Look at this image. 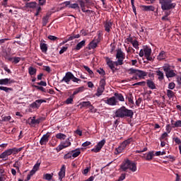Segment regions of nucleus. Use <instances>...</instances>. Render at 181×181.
Segmentation results:
<instances>
[{"mask_svg":"<svg viewBox=\"0 0 181 181\" xmlns=\"http://www.w3.org/2000/svg\"><path fill=\"white\" fill-rule=\"evenodd\" d=\"M105 59L109 69L112 70V73H115V71L117 70V69H115V66H118L124 64V60H125V53L122 52V49H118L116 54V59H117V61L113 62L108 57H105Z\"/></svg>","mask_w":181,"mask_h":181,"instance_id":"nucleus-1","label":"nucleus"},{"mask_svg":"<svg viewBox=\"0 0 181 181\" xmlns=\"http://www.w3.org/2000/svg\"><path fill=\"white\" fill-rule=\"evenodd\" d=\"M133 117L134 110H129L125 106H122L115 111L113 118H133Z\"/></svg>","mask_w":181,"mask_h":181,"instance_id":"nucleus-2","label":"nucleus"},{"mask_svg":"<svg viewBox=\"0 0 181 181\" xmlns=\"http://www.w3.org/2000/svg\"><path fill=\"white\" fill-rule=\"evenodd\" d=\"M161 5L162 11H170L176 8V3H173V0H158Z\"/></svg>","mask_w":181,"mask_h":181,"instance_id":"nucleus-3","label":"nucleus"},{"mask_svg":"<svg viewBox=\"0 0 181 181\" xmlns=\"http://www.w3.org/2000/svg\"><path fill=\"white\" fill-rule=\"evenodd\" d=\"M129 74H136L139 78L145 79V77L148 76V72L139 69L131 68L129 69Z\"/></svg>","mask_w":181,"mask_h":181,"instance_id":"nucleus-4","label":"nucleus"},{"mask_svg":"<svg viewBox=\"0 0 181 181\" xmlns=\"http://www.w3.org/2000/svg\"><path fill=\"white\" fill-rule=\"evenodd\" d=\"M46 118L45 117H39L36 119V117H30L28 119V124L30 125H36L37 124H40V122H43Z\"/></svg>","mask_w":181,"mask_h":181,"instance_id":"nucleus-5","label":"nucleus"},{"mask_svg":"<svg viewBox=\"0 0 181 181\" xmlns=\"http://www.w3.org/2000/svg\"><path fill=\"white\" fill-rule=\"evenodd\" d=\"M43 103H46V100L43 99L36 100L35 102L30 105V107L33 108V110H39V108H40V105H42Z\"/></svg>","mask_w":181,"mask_h":181,"instance_id":"nucleus-6","label":"nucleus"},{"mask_svg":"<svg viewBox=\"0 0 181 181\" xmlns=\"http://www.w3.org/2000/svg\"><path fill=\"white\" fill-rule=\"evenodd\" d=\"M144 56L148 62H153V59L152 58V57H151V54H152V49L146 46V47L144 48Z\"/></svg>","mask_w":181,"mask_h":181,"instance_id":"nucleus-7","label":"nucleus"},{"mask_svg":"<svg viewBox=\"0 0 181 181\" xmlns=\"http://www.w3.org/2000/svg\"><path fill=\"white\" fill-rule=\"evenodd\" d=\"M104 145H105V140L103 139L98 143L95 148L91 149V152H95V153H98V152H100V151L103 149V146H104Z\"/></svg>","mask_w":181,"mask_h":181,"instance_id":"nucleus-8","label":"nucleus"},{"mask_svg":"<svg viewBox=\"0 0 181 181\" xmlns=\"http://www.w3.org/2000/svg\"><path fill=\"white\" fill-rule=\"evenodd\" d=\"M71 145V142H70V139H68L65 142L62 143L56 148L57 152H60L64 148H69Z\"/></svg>","mask_w":181,"mask_h":181,"instance_id":"nucleus-9","label":"nucleus"},{"mask_svg":"<svg viewBox=\"0 0 181 181\" xmlns=\"http://www.w3.org/2000/svg\"><path fill=\"white\" fill-rule=\"evenodd\" d=\"M103 101H104L105 104L112 106L117 105V104H118V100H117V98H115V96H112L106 100L103 99Z\"/></svg>","mask_w":181,"mask_h":181,"instance_id":"nucleus-10","label":"nucleus"},{"mask_svg":"<svg viewBox=\"0 0 181 181\" xmlns=\"http://www.w3.org/2000/svg\"><path fill=\"white\" fill-rule=\"evenodd\" d=\"M72 76L73 73L66 72L64 78L61 80V83H63V81H64L65 83H66V84H69L72 78Z\"/></svg>","mask_w":181,"mask_h":181,"instance_id":"nucleus-11","label":"nucleus"},{"mask_svg":"<svg viewBox=\"0 0 181 181\" xmlns=\"http://www.w3.org/2000/svg\"><path fill=\"white\" fill-rule=\"evenodd\" d=\"M132 161L129 159L126 160L122 164L120 165V168L123 172H127L129 168V165H131Z\"/></svg>","mask_w":181,"mask_h":181,"instance_id":"nucleus-12","label":"nucleus"},{"mask_svg":"<svg viewBox=\"0 0 181 181\" xmlns=\"http://www.w3.org/2000/svg\"><path fill=\"white\" fill-rule=\"evenodd\" d=\"M12 83H15V80L8 78L0 79V86H8V84H12Z\"/></svg>","mask_w":181,"mask_h":181,"instance_id":"nucleus-13","label":"nucleus"},{"mask_svg":"<svg viewBox=\"0 0 181 181\" xmlns=\"http://www.w3.org/2000/svg\"><path fill=\"white\" fill-rule=\"evenodd\" d=\"M49 137H50V134H49V133L44 134L40 141V145H46V144L49 142Z\"/></svg>","mask_w":181,"mask_h":181,"instance_id":"nucleus-14","label":"nucleus"},{"mask_svg":"<svg viewBox=\"0 0 181 181\" xmlns=\"http://www.w3.org/2000/svg\"><path fill=\"white\" fill-rule=\"evenodd\" d=\"M59 180H63V178L66 176V165H63L59 172Z\"/></svg>","mask_w":181,"mask_h":181,"instance_id":"nucleus-15","label":"nucleus"},{"mask_svg":"<svg viewBox=\"0 0 181 181\" xmlns=\"http://www.w3.org/2000/svg\"><path fill=\"white\" fill-rule=\"evenodd\" d=\"M142 11L144 12H155V6H141Z\"/></svg>","mask_w":181,"mask_h":181,"instance_id":"nucleus-16","label":"nucleus"},{"mask_svg":"<svg viewBox=\"0 0 181 181\" xmlns=\"http://www.w3.org/2000/svg\"><path fill=\"white\" fill-rule=\"evenodd\" d=\"M105 32L110 33L112 29V23L111 21H106L104 25Z\"/></svg>","mask_w":181,"mask_h":181,"instance_id":"nucleus-17","label":"nucleus"},{"mask_svg":"<svg viewBox=\"0 0 181 181\" xmlns=\"http://www.w3.org/2000/svg\"><path fill=\"white\" fill-rule=\"evenodd\" d=\"M8 62H11L13 64H18L19 62H21V58L19 57H7L6 58Z\"/></svg>","mask_w":181,"mask_h":181,"instance_id":"nucleus-18","label":"nucleus"},{"mask_svg":"<svg viewBox=\"0 0 181 181\" xmlns=\"http://www.w3.org/2000/svg\"><path fill=\"white\" fill-rule=\"evenodd\" d=\"M146 84L151 90H156V85H155V82H153V81L148 79L146 81Z\"/></svg>","mask_w":181,"mask_h":181,"instance_id":"nucleus-19","label":"nucleus"},{"mask_svg":"<svg viewBox=\"0 0 181 181\" xmlns=\"http://www.w3.org/2000/svg\"><path fill=\"white\" fill-rule=\"evenodd\" d=\"M125 148H127L126 146H124L123 143H122L120 146H119V147L115 149V155H118V153H122Z\"/></svg>","mask_w":181,"mask_h":181,"instance_id":"nucleus-20","label":"nucleus"},{"mask_svg":"<svg viewBox=\"0 0 181 181\" xmlns=\"http://www.w3.org/2000/svg\"><path fill=\"white\" fill-rule=\"evenodd\" d=\"M153 156H155V151H149L146 154V160H152V159H153Z\"/></svg>","mask_w":181,"mask_h":181,"instance_id":"nucleus-21","label":"nucleus"},{"mask_svg":"<svg viewBox=\"0 0 181 181\" xmlns=\"http://www.w3.org/2000/svg\"><path fill=\"white\" fill-rule=\"evenodd\" d=\"M102 36H103V33H101L100 31H98L97 33V36L95 37L93 40L98 45V43L101 42V39H103Z\"/></svg>","mask_w":181,"mask_h":181,"instance_id":"nucleus-22","label":"nucleus"},{"mask_svg":"<svg viewBox=\"0 0 181 181\" xmlns=\"http://www.w3.org/2000/svg\"><path fill=\"white\" fill-rule=\"evenodd\" d=\"M165 59H166V52L161 51L157 56V60H159L160 62L162 60H165Z\"/></svg>","mask_w":181,"mask_h":181,"instance_id":"nucleus-23","label":"nucleus"},{"mask_svg":"<svg viewBox=\"0 0 181 181\" xmlns=\"http://www.w3.org/2000/svg\"><path fill=\"white\" fill-rule=\"evenodd\" d=\"M83 46H86V40H84L76 45L75 50H80L81 49H83Z\"/></svg>","mask_w":181,"mask_h":181,"instance_id":"nucleus-24","label":"nucleus"},{"mask_svg":"<svg viewBox=\"0 0 181 181\" xmlns=\"http://www.w3.org/2000/svg\"><path fill=\"white\" fill-rule=\"evenodd\" d=\"M136 169V163L132 161L129 165V170H131V172L134 173Z\"/></svg>","mask_w":181,"mask_h":181,"instance_id":"nucleus-25","label":"nucleus"},{"mask_svg":"<svg viewBox=\"0 0 181 181\" xmlns=\"http://www.w3.org/2000/svg\"><path fill=\"white\" fill-rule=\"evenodd\" d=\"M114 95L116 100H118L119 101H122V102L125 101V98H124V95H122L121 93H115Z\"/></svg>","mask_w":181,"mask_h":181,"instance_id":"nucleus-26","label":"nucleus"},{"mask_svg":"<svg viewBox=\"0 0 181 181\" xmlns=\"http://www.w3.org/2000/svg\"><path fill=\"white\" fill-rule=\"evenodd\" d=\"M80 34H74V33H72V34H71L69 36H68V40H69V41H71V40H74V39H78V38H80Z\"/></svg>","mask_w":181,"mask_h":181,"instance_id":"nucleus-27","label":"nucleus"},{"mask_svg":"<svg viewBox=\"0 0 181 181\" xmlns=\"http://www.w3.org/2000/svg\"><path fill=\"white\" fill-rule=\"evenodd\" d=\"M157 76H158V78L159 80V81H162V80H163L165 78V75L163 74V72H162V71H156Z\"/></svg>","mask_w":181,"mask_h":181,"instance_id":"nucleus-28","label":"nucleus"},{"mask_svg":"<svg viewBox=\"0 0 181 181\" xmlns=\"http://www.w3.org/2000/svg\"><path fill=\"white\" fill-rule=\"evenodd\" d=\"M79 105H81V108L90 107V105H91V102H90V101H83V102L80 103Z\"/></svg>","mask_w":181,"mask_h":181,"instance_id":"nucleus-29","label":"nucleus"},{"mask_svg":"<svg viewBox=\"0 0 181 181\" xmlns=\"http://www.w3.org/2000/svg\"><path fill=\"white\" fill-rule=\"evenodd\" d=\"M22 149H23V147H21L19 148H15V147L13 148H10V150L11 151L12 155H16V153H19V152H21Z\"/></svg>","mask_w":181,"mask_h":181,"instance_id":"nucleus-30","label":"nucleus"},{"mask_svg":"<svg viewBox=\"0 0 181 181\" xmlns=\"http://www.w3.org/2000/svg\"><path fill=\"white\" fill-rule=\"evenodd\" d=\"M57 139H60L61 141H63L67 138V136L63 133H58L56 134Z\"/></svg>","mask_w":181,"mask_h":181,"instance_id":"nucleus-31","label":"nucleus"},{"mask_svg":"<svg viewBox=\"0 0 181 181\" xmlns=\"http://www.w3.org/2000/svg\"><path fill=\"white\" fill-rule=\"evenodd\" d=\"M49 18H50V14L49 13H47L45 16L43 17L42 18L43 26H46V25H47Z\"/></svg>","mask_w":181,"mask_h":181,"instance_id":"nucleus-32","label":"nucleus"},{"mask_svg":"<svg viewBox=\"0 0 181 181\" xmlns=\"http://www.w3.org/2000/svg\"><path fill=\"white\" fill-rule=\"evenodd\" d=\"M36 69L33 67V66H30L28 68V73L30 74V76H36Z\"/></svg>","mask_w":181,"mask_h":181,"instance_id":"nucleus-33","label":"nucleus"},{"mask_svg":"<svg viewBox=\"0 0 181 181\" xmlns=\"http://www.w3.org/2000/svg\"><path fill=\"white\" fill-rule=\"evenodd\" d=\"M40 47L42 53H46L47 52V44L40 43Z\"/></svg>","mask_w":181,"mask_h":181,"instance_id":"nucleus-34","label":"nucleus"},{"mask_svg":"<svg viewBox=\"0 0 181 181\" xmlns=\"http://www.w3.org/2000/svg\"><path fill=\"white\" fill-rule=\"evenodd\" d=\"M27 8H30L32 9H34V8H36L37 6V3L33 1V2H29L26 4Z\"/></svg>","mask_w":181,"mask_h":181,"instance_id":"nucleus-35","label":"nucleus"},{"mask_svg":"<svg viewBox=\"0 0 181 181\" xmlns=\"http://www.w3.org/2000/svg\"><path fill=\"white\" fill-rule=\"evenodd\" d=\"M165 76L167 78H170L172 77H175L176 76V74L173 71V69H171L168 73L165 74Z\"/></svg>","mask_w":181,"mask_h":181,"instance_id":"nucleus-36","label":"nucleus"},{"mask_svg":"<svg viewBox=\"0 0 181 181\" xmlns=\"http://www.w3.org/2000/svg\"><path fill=\"white\" fill-rule=\"evenodd\" d=\"M71 152L72 153V158H77V156H78L80 153H81V152L78 149L73 150Z\"/></svg>","mask_w":181,"mask_h":181,"instance_id":"nucleus-37","label":"nucleus"},{"mask_svg":"<svg viewBox=\"0 0 181 181\" xmlns=\"http://www.w3.org/2000/svg\"><path fill=\"white\" fill-rule=\"evenodd\" d=\"M40 167V163L37 162V163L33 166V168L32 169V170H30V172H33L35 175V173H36V172L39 170Z\"/></svg>","mask_w":181,"mask_h":181,"instance_id":"nucleus-38","label":"nucleus"},{"mask_svg":"<svg viewBox=\"0 0 181 181\" xmlns=\"http://www.w3.org/2000/svg\"><path fill=\"white\" fill-rule=\"evenodd\" d=\"M105 89L103 88H98L97 93H95L96 97H100V95H103V93H104Z\"/></svg>","mask_w":181,"mask_h":181,"instance_id":"nucleus-39","label":"nucleus"},{"mask_svg":"<svg viewBox=\"0 0 181 181\" xmlns=\"http://www.w3.org/2000/svg\"><path fill=\"white\" fill-rule=\"evenodd\" d=\"M0 90L1 91H5V93H9L10 91H13L12 88H8L6 86H0Z\"/></svg>","mask_w":181,"mask_h":181,"instance_id":"nucleus-40","label":"nucleus"},{"mask_svg":"<svg viewBox=\"0 0 181 181\" xmlns=\"http://www.w3.org/2000/svg\"><path fill=\"white\" fill-rule=\"evenodd\" d=\"M97 46H98V42H96L94 40H92L89 43V49H95L97 47Z\"/></svg>","mask_w":181,"mask_h":181,"instance_id":"nucleus-41","label":"nucleus"},{"mask_svg":"<svg viewBox=\"0 0 181 181\" xmlns=\"http://www.w3.org/2000/svg\"><path fill=\"white\" fill-rule=\"evenodd\" d=\"M0 159H3L4 162H6V160H8V155L5 151L0 154Z\"/></svg>","mask_w":181,"mask_h":181,"instance_id":"nucleus-42","label":"nucleus"},{"mask_svg":"<svg viewBox=\"0 0 181 181\" xmlns=\"http://www.w3.org/2000/svg\"><path fill=\"white\" fill-rule=\"evenodd\" d=\"M167 96L170 100V98H173L175 97V92L171 90H167Z\"/></svg>","mask_w":181,"mask_h":181,"instance_id":"nucleus-43","label":"nucleus"},{"mask_svg":"<svg viewBox=\"0 0 181 181\" xmlns=\"http://www.w3.org/2000/svg\"><path fill=\"white\" fill-rule=\"evenodd\" d=\"M133 139L132 138H129L125 141H124L122 144H123V146H128V145H129L131 144V142H132Z\"/></svg>","mask_w":181,"mask_h":181,"instance_id":"nucleus-44","label":"nucleus"},{"mask_svg":"<svg viewBox=\"0 0 181 181\" xmlns=\"http://www.w3.org/2000/svg\"><path fill=\"white\" fill-rule=\"evenodd\" d=\"M69 8H71V9H78V11L80 10V6H78V4L77 3L71 4Z\"/></svg>","mask_w":181,"mask_h":181,"instance_id":"nucleus-45","label":"nucleus"},{"mask_svg":"<svg viewBox=\"0 0 181 181\" xmlns=\"http://www.w3.org/2000/svg\"><path fill=\"white\" fill-rule=\"evenodd\" d=\"M33 87L34 88H36V90H38L39 91H42V93L44 91H46V88H43V86H36V85H33Z\"/></svg>","mask_w":181,"mask_h":181,"instance_id":"nucleus-46","label":"nucleus"},{"mask_svg":"<svg viewBox=\"0 0 181 181\" xmlns=\"http://www.w3.org/2000/svg\"><path fill=\"white\" fill-rule=\"evenodd\" d=\"M83 69H85V70L86 71H88L89 76H93L94 74V72H93L92 70H90V67L86 66V65H83Z\"/></svg>","mask_w":181,"mask_h":181,"instance_id":"nucleus-47","label":"nucleus"},{"mask_svg":"<svg viewBox=\"0 0 181 181\" xmlns=\"http://www.w3.org/2000/svg\"><path fill=\"white\" fill-rule=\"evenodd\" d=\"M181 127V120L176 121L172 128H180Z\"/></svg>","mask_w":181,"mask_h":181,"instance_id":"nucleus-48","label":"nucleus"},{"mask_svg":"<svg viewBox=\"0 0 181 181\" xmlns=\"http://www.w3.org/2000/svg\"><path fill=\"white\" fill-rule=\"evenodd\" d=\"M163 70L165 71V74L168 72H170L172 69H170V65H165L163 66Z\"/></svg>","mask_w":181,"mask_h":181,"instance_id":"nucleus-49","label":"nucleus"},{"mask_svg":"<svg viewBox=\"0 0 181 181\" xmlns=\"http://www.w3.org/2000/svg\"><path fill=\"white\" fill-rule=\"evenodd\" d=\"M105 84H106L105 79V78L101 79L100 81V88L105 90Z\"/></svg>","mask_w":181,"mask_h":181,"instance_id":"nucleus-50","label":"nucleus"},{"mask_svg":"<svg viewBox=\"0 0 181 181\" xmlns=\"http://www.w3.org/2000/svg\"><path fill=\"white\" fill-rule=\"evenodd\" d=\"M11 118L12 117L11 116H5V115L1 116V119L4 122H7L8 121H11Z\"/></svg>","mask_w":181,"mask_h":181,"instance_id":"nucleus-51","label":"nucleus"},{"mask_svg":"<svg viewBox=\"0 0 181 181\" xmlns=\"http://www.w3.org/2000/svg\"><path fill=\"white\" fill-rule=\"evenodd\" d=\"M131 4L133 9V12L136 15V7H135V0H131Z\"/></svg>","mask_w":181,"mask_h":181,"instance_id":"nucleus-52","label":"nucleus"},{"mask_svg":"<svg viewBox=\"0 0 181 181\" xmlns=\"http://www.w3.org/2000/svg\"><path fill=\"white\" fill-rule=\"evenodd\" d=\"M132 45L134 49H139V43L138 42V40H134Z\"/></svg>","mask_w":181,"mask_h":181,"instance_id":"nucleus-53","label":"nucleus"},{"mask_svg":"<svg viewBox=\"0 0 181 181\" xmlns=\"http://www.w3.org/2000/svg\"><path fill=\"white\" fill-rule=\"evenodd\" d=\"M71 158H73L71 151L64 156V159H71Z\"/></svg>","mask_w":181,"mask_h":181,"instance_id":"nucleus-54","label":"nucleus"},{"mask_svg":"<svg viewBox=\"0 0 181 181\" xmlns=\"http://www.w3.org/2000/svg\"><path fill=\"white\" fill-rule=\"evenodd\" d=\"M146 82H145V81H141V82H137V83L133 84V86H141V87H144V86H146Z\"/></svg>","mask_w":181,"mask_h":181,"instance_id":"nucleus-55","label":"nucleus"},{"mask_svg":"<svg viewBox=\"0 0 181 181\" xmlns=\"http://www.w3.org/2000/svg\"><path fill=\"white\" fill-rule=\"evenodd\" d=\"M52 177H53V175L49 173H47L45 175V180H52Z\"/></svg>","mask_w":181,"mask_h":181,"instance_id":"nucleus-56","label":"nucleus"},{"mask_svg":"<svg viewBox=\"0 0 181 181\" xmlns=\"http://www.w3.org/2000/svg\"><path fill=\"white\" fill-rule=\"evenodd\" d=\"M71 80L74 83H78V81H81V80L78 78H76V76H74V75L72 74V78Z\"/></svg>","mask_w":181,"mask_h":181,"instance_id":"nucleus-57","label":"nucleus"},{"mask_svg":"<svg viewBox=\"0 0 181 181\" xmlns=\"http://www.w3.org/2000/svg\"><path fill=\"white\" fill-rule=\"evenodd\" d=\"M66 104H73V96L68 98L66 101Z\"/></svg>","mask_w":181,"mask_h":181,"instance_id":"nucleus-58","label":"nucleus"},{"mask_svg":"<svg viewBox=\"0 0 181 181\" xmlns=\"http://www.w3.org/2000/svg\"><path fill=\"white\" fill-rule=\"evenodd\" d=\"M175 87H176V84H175V83L173 82H170L169 84H168V88L169 90H173L175 88Z\"/></svg>","mask_w":181,"mask_h":181,"instance_id":"nucleus-59","label":"nucleus"},{"mask_svg":"<svg viewBox=\"0 0 181 181\" xmlns=\"http://www.w3.org/2000/svg\"><path fill=\"white\" fill-rule=\"evenodd\" d=\"M148 151V147H144L142 150H136L135 153H142V152H146Z\"/></svg>","mask_w":181,"mask_h":181,"instance_id":"nucleus-60","label":"nucleus"},{"mask_svg":"<svg viewBox=\"0 0 181 181\" xmlns=\"http://www.w3.org/2000/svg\"><path fill=\"white\" fill-rule=\"evenodd\" d=\"M97 73H99L101 76H105V71L103 69H97Z\"/></svg>","mask_w":181,"mask_h":181,"instance_id":"nucleus-61","label":"nucleus"},{"mask_svg":"<svg viewBox=\"0 0 181 181\" xmlns=\"http://www.w3.org/2000/svg\"><path fill=\"white\" fill-rule=\"evenodd\" d=\"M35 175V173L33 171H30V173L27 175V179L25 181H28L32 176Z\"/></svg>","mask_w":181,"mask_h":181,"instance_id":"nucleus-62","label":"nucleus"},{"mask_svg":"<svg viewBox=\"0 0 181 181\" xmlns=\"http://www.w3.org/2000/svg\"><path fill=\"white\" fill-rule=\"evenodd\" d=\"M67 49H69L68 47H62V48L59 51V54H63V53H64V52H67Z\"/></svg>","mask_w":181,"mask_h":181,"instance_id":"nucleus-63","label":"nucleus"},{"mask_svg":"<svg viewBox=\"0 0 181 181\" xmlns=\"http://www.w3.org/2000/svg\"><path fill=\"white\" fill-rule=\"evenodd\" d=\"M126 176H127V174L122 173V174L121 175V176L119 177L118 180H119V181H123V180H124Z\"/></svg>","mask_w":181,"mask_h":181,"instance_id":"nucleus-64","label":"nucleus"}]
</instances>
